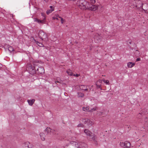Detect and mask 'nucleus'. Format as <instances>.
I'll list each match as a JSON object with an SVG mask.
<instances>
[{
    "mask_svg": "<svg viewBox=\"0 0 148 148\" xmlns=\"http://www.w3.org/2000/svg\"><path fill=\"white\" fill-rule=\"evenodd\" d=\"M64 148H87V145L85 143L71 141L69 144L66 145Z\"/></svg>",
    "mask_w": 148,
    "mask_h": 148,
    "instance_id": "f257e3e1",
    "label": "nucleus"
},
{
    "mask_svg": "<svg viewBox=\"0 0 148 148\" xmlns=\"http://www.w3.org/2000/svg\"><path fill=\"white\" fill-rule=\"evenodd\" d=\"M89 3L86 1L84 0H79L77 1V5L81 9H86Z\"/></svg>",
    "mask_w": 148,
    "mask_h": 148,
    "instance_id": "f03ea898",
    "label": "nucleus"
},
{
    "mask_svg": "<svg viewBox=\"0 0 148 148\" xmlns=\"http://www.w3.org/2000/svg\"><path fill=\"white\" fill-rule=\"evenodd\" d=\"M84 132L87 136L88 138H89L91 140L94 141L96 138V136L94 134L92 133L88 129H85L84 130Z\"/></svg>",
    "mask_w": 148,
    "mask_h": 148,
    "instance_id": "7ed1b4c3",
    "label": "nucleus"
},
{
    "mask_svg": "<svg viewBox=\"0 0 148 148\" xmlns=\"http://www.w3.org/2000/svg\"><path fill=\"white\" fill-rule=\"evenodd\" d=\"M27 69L28 70L29 73L32 75L35 73L36 72V67H33L30 64H28L27 65Z\"/></svg>",
    "mask_w": 148,
    "mask_h": 148,
    "instance_id": "20e7f679",
    "label": "nucleus"
},
{
    "mask_svg": "<svg viewBox=\"0 0 148 148\" xmlns=\"http://www.w3.org/2000/svg\"><path fill=\"white\" fill-rule=\"evenodd\" d=\"M38 35L39 38L42 40L44 39V41H45L46 40V39L47 38V34L42 30L40 31Z\"/></svg>",
    "mask_w": 148,
    "mask_h": 148,
    "instance_id": "39448f33",
    "label": "nucleus"
},
{
    "mask_svg": "<svg viewBox=\"0 0 148 148\" xmlns=\"http://www.w3.org/2000/svg\"><path fill=\"white\" fill-rule=\"evenodd\" d=\"M82 122L89 127L91 126L94 123L93 122L88 119H83Z\"/></svg>",
    "mask_w": 148,
    "mask_h": 148,
    "instance_id": "423d86ee",
    "label": "nucleus"
},
{
    "mask_svg": "<svg viewBox=\"0 0 148 148\" xmlns=\"http://www.w3.org/2000/svg\"><path fill=\"white\" fill-rule=\"evenodd\" d=\"M91 6H90V5L89 4L87 6L86 9H88L89 10L92 11H95L97 10L98 8V7L95 5H91Z\"/></svg>",
    "mask_w": 148,
    "mask_h": 148,
    "instance_id": "0eeeda50",
    "label": "nucleus"
},
{
    "mask_svg": "<svg viewBox=\"0 0 148 148\" xmlns=\"http://www.w3.org/2000/svg\"><path fill=\"white\" fill-rule=\"evenodd\" d=\"M38 71V73L42 74L44 73V68L42 66L39 67L38 68H37V69H36V71Z\"/></svg>",
    "mask_w": 148,
    "mask_h": 148,
    "instance_id": "6e6552de",
    "label": "nucleus"
},
{
    "mask_svg": "<svg viewBox=\"0 0 148 148\" xmlns=\"http://www.w3.org/2000/svg\"><path fill=\"white\" fill-rule=\"evenodd\" d=\"M31 146L29 142L25 143L23 144L24 148H31Z\"/></svg>",
    "mask_w": 148,
    "mask_h": 148,
    "instance_id": "1a4fd4ad",
    "label": "nucleus"
},
{
    "mask_svg": "<svg viewBox=\"0 0 148 148\" xmlns=\"http://www.w3.org/2000/svg\"><path fill=\"white\" fill-rule=\"evenodd\" d=\"M102 81L101 79H99L96 82V85L97 88H101V83H102Z\"/></svg>",
    "mask_w": 148,
    "mask_h": 148,
    "instance_id": "9d476101",
    "label": "nucleus"
},
{
    "mask_svg": "<svg viewBox=\"0 0 148 148\" xmlns=\"http://www.w3.org/2000/svg\"><path fill=\"white\" fill-rule=\"evenodd\" d=\"M34 22H36L38 23H44L45 22V21H44V20H40L36 18H34Z\"/></svg>",
    "mask_w": 148,
    "mask_h": 148,
    "instance_id": "9b49d317",
    "label": "nucleus"
},
{
    "mask_svg": "<svg viewBox=\"0 0 148 148\" xmlns=\"http://www.w3.org/2000/svg\"><path fill=\"white\" fill-rule=\"evenodd\" d=\"M135 65V63L132 62H128L127 63V66L129 68H132Z\"/></svg>",
    "mask_w": 148,
    "mask_h": 148,
    "instance_id": "f8f14e48",
    "label": "nucleus"
},
{
    "mask_svg": "<svg viewBox=\"0 0 148 148\" xmlns=\"http://www.w3.org/2000/svg\"><path fill=\"white\" fill-rule=\"evenodd\" d=\"M50 8L51 9L50 10H47L46 12L47 14H48L50 13H51L52 11H53L54 10V8L52 6H50Z\"/></svg>",
    "mask_w": 148,
    "mask_h": 148,
    "instance_id": "ddd939ff",
    "label": "nucleus"
},
{
    "mask_svg": "<svg viewBox=\"0 0 148 148\" xmlns=\"http://www.w3.org/2000/svg\"><path fill=\"white\" fill-rule=\"evenodd\" d=\"M27 101L29 103V105L32 106L34 103L35 101V100L34 99L30 100H28Z\"/></svg>",
    "mask_w": 148,
    "mask_h": 148,
    "instance_id": "4468645a",
    "label": "nucleus"
},
{
    "mask_svg": "<svg viewBox=\"0 0 148 148\" xmlns=\"http://www.w3.org/2000/svg\"><path fill=\"white\" fill-rule=\"evenodd\" d=\"M130 143L128 141L125 142L124 147L125 148H128L130 147Z\"/></svg>",
    "mask_w": 148,
    "mask_h": 148,
    "instance_id": "2eb2a0df",
    "label": "nucleus"
},
{
    "mask_svg": "<svg viewBox=\"0 0 148 148\" xmlns=\"http://www.w3.org/2000/svg\"><path fill=\"white\" fill-rule=\"evenodd\" d=\"M40 135L42 140H45V134L43 133L42 132L40 134Z\"/></svg>",
    "mask_w": 148,
    "mask_h": 148,
    "instance_id": "dca6fc26",
    "label": "nucleus"
},
{
    "mask_svg": "<svg viewBox=\"0 0 148 148\" xmlns=\"http://www.w3.org/2000/svg\"><path fill=\"white\" fill-rule=\"evenodd\" d=\"M82 109L83 111L85 112H89L90 109H89V106H84L82 108Z\"/></svg>",
    "mask_w": 148,
    "mask_h": 148,
    "instance_id": "f3484780",
    "label": "nucleus"
},
{
    "mask_svg": "<svg viewBox=\"0 0 148 148\" xmlns=\"http://www.w3.org/2000/svg\"><path fill=\"white\" fill-rule=\"evenodd\" d=\"M77 96L78 97H83L84 96V94L81 92H78L77 93Z\"/></svg>",
    "mask_w": 148,
    "mask_h": 148,
    "instance_id": "a211bd4d",
    "label": "nucleus"
},
{
    "mask_svg": "<svg viewBox=\"0 0 148 148\" xmlns=\"http://www.w3.org/2000/svg\"><path fill=\"white\" fill-rule=\"evenodd\" d=\"M51 131V129L49 127H47L45 130V132L47 133H50Z\"/></svg>",
    "mask_w": 148,
    "mask_h": 148,
    "instance_id": "6ab92c4d",
    "label": "nucleus"
},
{
    "mask_svg": "<svg viewBox=\"0 0 148 148\" xmlns=\"http://www.w3.org/2000/svg\"><path fill=\"white\" fill-rule=\"evenodd\" d=\"M36 43V44L39 47H44V45L42 44V43H40L38 42L37 41H36L35 40Z\"/></svg>",
    "mask_w": 148,
    "mask_h": 148,
    "instance_id": "aec40b11",
    "label": "nucleus"
},
{
    "mask_svg": "<svg viewBox=\"0 0 148 148\" xmlns=\"http://www.w3.org/2000/svg\"><path fill=\"white\" fill-rule=\"evenodd\" d=\"M66 72L69 75L71 76L73 75V73L71 70H68Z\"/></svg>",
    "mask_w": 148,
    "mask_h": 148,
    "instance_id": "412c9836",
    "label": "nucleus"
},
{
    "mask_svg": "<svg viewBox=\"0 0 148 148\" xmlns=\"http://www.w3.org/2000/svg\"><path fill=\"white\" fill-rule=\"evenodd\" d=\"M86 85H81L79 86V87L80 89L83 90L84 88H86Z\"/></svg>",
    "mask_w": 148,
    "mask_h": 148,
    "instance_id": "4be33fe9",
    "label": "nucleus"
},
{
    "mask_svg": "<svg viewBox=\"0 0 148 148\" xmlns=\"http://www.w3.org/2000/svg\"><path fill=\"white\" fill-rule=\"evenodd\" d=\"M103 81L104 83L106 84H109V82L108 80H106L105 79H103Z\"/></svg>",
    "mask_w": 148,
    "mask_h": 148,
    "instance_id": "5701e85b",
    "label": "nucleus"
},
{
    "mask_svg": "<svg viewBox=\"0 0 148 148\" xmlns=\"http://www.w3.org/2000/svg\"><path fill=\"white\" fill-rule=\"evenodd\" d=\"M8 50L9 51L12 52L14 51V49L12 48V47L9 46L8 47Z\"/></svg>",
    "mask_w": 148,
    "mask_h": 148,
    "instance_id": "b1692460",
    "label": "nucleus"
},
{
    "mask_svg": "<svg viewBox=\"0 0 148 148\" xmlns=\"http://www.w3.org/2000/svg\"><path fill=\"white\" fill-rule=\"evenodd\" d=\"M41 15L42 16L43 18L42 20H44V21H45V20L46 19V17L45 16V14L43 13H41Z\"/></svg>",
    "mask_w": 148,
    "mask_h": 148,
    "instance_id": "393cba45",
    "label": "nucleus"
},
{
    "mask_svg": "<svg viewBox=\"0 0 148 148\" xmlns=\"http://www.w3.org/2000/svg\"><path fill=\"white\" fill-rule=\"evenodd\" d=\"M97 110V108H92L91 110H90L89 112H92L94 111Z\"/></svg>",
    "mask_w": 148,
    "mask_h": 148,
    "instance_id": "a878e982",
    "label": "nucleus"
},
{
    "mask_svg": "<svg viewBox=\"0 0 148 148\" xmlns=\"http://www.w3.org/2000/svg\"><path fill=\"white\" fill-rule=\"evenodd\" d=\"M58 16L59 17V18H60L61 19V23L63 24L64 23V22L65 21V20L63 19L60 16Z\"/></svg>",
    "mask_w": 148,
    "mask_h": 148,
    "instance_id": "bb28decb",
    "label": "nucleus"
},
{
    "mask_svg": "<svg viewBox=\"0 0 148 148\" xmlns=\"http://www.w3.org/2000/svg\"><path fill=\"white\" fill-rule=\"evenodd\" d=\"M58 16L59 15H57L55 16H54L52 17L53 19L55 20V19H57V20H58V18L59 17Z\"/></svg>",
    "mask_w": 148,
    "mask_h": 148,
    "instance_id": "cd10ccee",
    "label": "nucleus"
},
{
    "mask_svg": "<svg viewBox=\"0 0 148 148\" xmlns=\"http://www.w3.org/2000/svg\"><path fill=\"white\" fill-rule=\"evenodd\" d=\"M120 145H121V146L122 147H124V145H125V142L124 143L123 142H120Z\"/></svg>",
    "mask_w": 148,
    "mask_h": 148,
    "instance_id": "c85d7f7f",
    "label": "nucleus"
},
{
    "mask_svg": "<svg viewBox=\"0 0 148 148\" xmlns=\"http://www.w3.org/2000/svg\"><path fill=\"white\" fill-rule=\"evenodd\" d=\"M83 125L81 123L77 125L78 127H83Z\"/></svg>",
    "mask_w": 148,
    "mask_h": 148,
    "instance_id": "c756f323",
    "label": "nucleus"
},
{
    "mask_svg": "<svg viewBox=\"0 0 148 148\" xmlns=\"http://www.w3.org/2000/svg\"><path fill=\"white\" fill-rule=\"evenodd\" d=\"M97 114L99 116H101L102 114V112H98Z\"/></svg>",
    "mask_w": 148,
    "mask_h": 148,
    "instance_id": "7c9ffc66",
    "label": "nucleus"
},
{
    "mask_svg": "<svg viewBox=\"0 0 148 148\" xmlns=\"http://www.w3.org/2000/svg\"><path fill=\"white\" fill-rule=\"evenodd\" d=\"M73 75L74 76H76V77H78L80 75L79 74H74V75Z\"/></svg>",
    "mask_w": 148,
    "mask_h": 148,
    "instance_id": "2f4dec72",
    "label": "nucleus"
},
{
    "mask_svg": "<svg viewBox=\"0 0 148 148\" xmlns=\"http://www.w3.org/2000/svg\"><path fill=\"white\" fill-rule=\"evenodd\" d=\"M85 87H86V88H84V89L83 90H85V91H88V89L87 88V86H86Z\"/></svg>",
    "mask_w": 148,
    "mask_h": 148,
    "instance_id": "473e14b6",
    "label": "nucleus"
},
{
    "mask_svg": "<svg viewBox=\"0 0 148 148\" xmlns=\"http://www.w3.org/2000/svg\"><path fill=\"white\" fill-rule=\"evenodd\" d=\"M140 60V58H137L136 60V61L138 62V61H139Z\"/></svg>",
    "mask_w": 148,
    "mask_h": 148,
    "instance_id": "72a5a7b5",
    "label": "nucleus"
},
{
    "mask_svg": "<svg viewBox=\"0 0 148 148\" xmlns=\"http://www.w3.org/2000/svg\"><path fill=\"white\" fill-rule=\"evenodd\" d=\"M58 82H59V81H55V83L56 84L57 83H58Z\"/></svg>",
    "mask_w": 148,
    "mask_h": 148,
    "instance_id": "f704fd0d",
    "label": "nucleus"
},
{
    "mask_svg": "<svg viewBox=\"0 0 148 148\" xmlns=\"http://www.w3.org/2000/svg\"><path fill=\"white\" fill-rule=\"evenodd\" d=\"M130 44H131V42H130Z\"/></svg>",
    "mask_w": 148,
    "mask_h": 148,
    "instance_id": "c9c22d12",
    "label": "nucleus"
}]
</instances>
